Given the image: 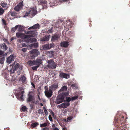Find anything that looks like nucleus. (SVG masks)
Here are the masks:
<instances>
[{
	"instance_id": "f257e3e1",
	"label": "nucleus",
	"mask_w": 130,
	"mask_h": 130,
	"mask_svg": "<svg viewBox=\"0 0 130 130\" xmlns=\"http://www.w3.org/2000/svg\"><path fill=\"white\" fill-rule=\"evenodd\" d=\"M69 94L68 92H65L64 93H62L61 94H60L56 98L55 102V103L58 104L64 101V99L65 97L68 96Z\"/></svg>"
},
{
	"instance_id": "f03ea898",
	"label": "nucleus",
	"mask_w": 130,
	"mask_h": 130,
	"mask_svg": "<svg viewBox=\"0 0 130 130\" xmlns=\"http://www.w3.org/2000/svg\"><path fill=\"white\" fill-rule=\"evenodd\" d=\"M45 91L44 93L46 96L48 98H50L53 94V92L52 90L47 86L44 87Z\"/></svg>"
},
{
	"instance_id": "7ed1b4c3",
	"label": "nucleus",
	"mask_w": 130,
	"mask_h": 130,
	"mask_svg": "<svg viewBox=\"0 0 130 130\" xmlns=\"http://www.w3.org/2000/svg\"><path fill=\"white\" fill-rule=\"evenodd\" d=\"M20 91L19 93L16 94V96L17 99L23 101L24 100L23 97V94L24 92L22 88H20Z\"/></svg>"
},
{
	"instance_id": "20e7f679",
	"label": "nucleus",
	"mask_w": 130,
	"mask_h": 130,
	"mask_svg": "<svg viewBox=\"0 0 130 130\" xmlns=\"http://www.w3.org/2000/svg\"><path fill=\"white\" fill-rule=\"evenodd\" d=\"M48 67L52 69H55L56 68L55 63L52 60H48L47 61Z\"/></svg>"
},
{
	"instance_id": "39448f33",
	"label": "nucleus",
	"mask_w": 130,
	"mask_h": 130,
	"mask_svg": "<svg viewBox=\"0 0 130 130\" xmlns=\"http://www.w3.org/2000/svg\"><path fill=\"white\" fill-rule=\"evenodd\" d=\"M35 31H26L25 33L28 35H26L28 36L27 38H30V37H34L35 36H36L37 34L36 33Z\"/></svg>"
},
{
	"instance_id": "423d86ee",
	"label": "nucleus",
	"mask_w": 130,
	"mask_h": 130,
	"mask_svg": "<svg viewBox=\"0 0 130 130\" xmlns=\"http://www.w3.org/2000/svg\"><path fill=\"white\" fill-rule=\"evenodd\" d=\"M30 54H33V56H32V58H34L38 56L40 54V52L36 49H34L29 52Z\"/></svg>"
},
{
	"instance_id": "0eeeda50",
	"label": "nucleus",
	"mask_w": 130,
	"mask_h": 130,
	"mask_svg": "<svg viewBox=\"0 0 130 130\" xmlns=\"http://www.w3.org/2000/svg\"><path fill=\"white\" fill-rule=\"evenodd\" d=\"M70 105L69 102H65L62 103L58 105L57 106L58 108L61 109L62 108H64L67 107L69 106Z\"/></svg>"
},
{
	"instance_id": "6e6552de",
	"label": "nucleus",
	"mask_w": 130,
	"mask_h": 130,
	"mask_svg": "<svg viewBox=\"0 0 130 130\" xmlns=\"http://www.w3.org/2000/svg\"><path fill=\"white\" fill-rule=\"evenodd\" d=\"M16 36L18 38H20L23 39H25L27 38L28 36L25 35L22 33L19 32H17L16 34Z\"/></svg>"
},
{
	"instance_id": "1a4fd4ad",
	"label": "nucleus",
	"mask_w": 130,
	"mask_h": 130,
	"mask_svg": "<svg viewBox=\"0 0 130 130\" xmlns=\"http://www.w3.org/2000/svg\"><path fill=\"white\" fill-rule=\"evenodd\" d=\"M14 57L13 55H10L7 59L6 62L10 64L13 62L14 59Z\"/></svg>"
},
{
	"instance_id": "9d476101",
	"label": "nucleus",
	"mask_w": 130,
	"mask_h": 130,
	"mask_svg": "<svg viewBox=\"0 0 130 130\" xmlns=\"http://www.w3.org/2000/svg\"><path fill=\"white\" fill-rule=\"evenodd\" d=\"M23 7V2H21L15 7L14 9L15 11H18L20 10Z\"/></svg>"
},
{
	"instance_id": "9b49d317",
	"label": "nucleus",
	"mask_w": 130,
	"mask_h": 130,
	"mask_svg": "<svg viewBox=\"0 0 130 130\" xmlns=\"http://www.w3.org/2000/svg\"><path fill=\"white\" fill-rule=\"evenodd\" d=\"M30 15H32V16L35 15L37 14L36 9V8H31L29 11Z\"/></svg>"
},
{
	"instance_id": "f8f14e48",
	"label": "nucleus",
	"mask_w": 130,
	"mask_h": 130,
	"mask_svg": "<svg viewBox=\"0 0 130 130\" xmlns=\"http://www.w3.org/2000/svg\"><path fill=\"white\" fill-rule=\"evenodd\" d=\"M60 77L62 78L68 79L70 77V75L68 74H66L62 72L60 73Z\"/></svg>"
},
{
	"instance_id": "ddd939ff",
	"label": "nucleus",
	"mask_w": 130,
	"mask_h": 130,
	"mask_svg": "<svg viewBox=\"0 0 130 130\" xmlns=\"http://www.w3.org/2000/svg\"><path fill=\"white\" fill-rule=\"evenodd\" d=\"M58 88V86L57 84H54L49 87V88L53 91L55 90Z\"/></svg>"
},
{
	"instance_id": "4468645a",
	"label": "nucleus",
	"mask_w": 130,
	"mask_h": 130,
	"mask_svg": "<svg viewBox=\"0 0 130 130\" xmlns=\"http://www.w3.org/2000/svg\"><path fill=\"white\" fill-rule=\"evenodd\" d=\"M67 87L66 86H63L58 91V93L61 94L62 92H64L66 91L67 89Z\"/></svg>"
},
{
	"instance_id": "2eb2a0df",
	"label": "nucleus",
	"mask_w": 130,
	"mask_h": 130,
	"mask_svg": "<svg viewBox=\"0 0 130 130\" xmlns=\"http://www.w3.org/2000/svg\"><path fill=\"white\" fill-rule=\"evenodd\" d=\"M69 45V42L67 41H63L61 42L60 45L64 47H67Z\"/></svg>"
},
{
	"instance_id": "dca6fc26",
	"label": "nucleus",
	"mask_w": 130,
	"mask_h": 130,
	"mask_svg": "<svg viewBox=\"0 0 130 130\" xmlns=\"http://www.w3.org/2000/svg\"><path fill=\"white\" fill-rule=\"evenodd\" d=\"M19 64L18 63H17L14 66V70H13H13H10V72L11 73H13L14 71L15 70L19 68Z\"/></svg>"
},
{
	"instance_id": "f3484780",
	"label": "nucleus",
	"mask_w": 130,
	"mask_h": 130,
	"mask_svg": "<svg viewBox=\"0 0 130 130\" xmlns=\"http://www.w3.org/2000/svg\"><path fill=\"white\" fill-rule=\"evenodd\" d=\"M59 36V35H56L52 36L51 39V41H54L55 40H58Z\"/></svg>"
},
{
	"instance_id": "a211bd4d",
	"label": "nucleus",
	"mask_w": 130,
	"mask_h": 130,
	"mask_svg": "<svg viewBox=\"0 0 130 130\" xmlns=\"http://www.w3.org/2000/svg\"><path fill=\"white\" fill-rule=\"evenodd\" d=\"M42 63L41 60L40 59H37L36 61H35V64L36 66H38V67L39 65Z\"/></svg>"
},
{
	"instance_id": "6ab92c4d",
	"label": "nucleus",
	"mask_w": 130,
	"mask_h": 130,
	"mask_svg": "<svg viewBox=\"0 0 130 130\" xmlns=\"http://www.w3.org/2000/svg\"><path fill=\"white\" fill-rule=\"evenodd\" d=\"M33 100V96L32 95L29 94L28 96V97L27 99V101L28 102H30Z\"/></svg>"
},
{
	"instance_id": "aec40b11",
	"label": "nucleus",
	"mask_w": 130,
	"mask_h": 130,
	"mask_svg": "<svg viewBox=\"0 0 130 130\" xmlns=\"http://www.w3.org/2000/svg\"><path fill=\"white\" fill-rule=\"evenodd\" d=\"M50 36H45L42 39L41 41H47L49 39Z\"/></svg>"
},
{
	"instance_id": "412c9836",
	"label": "nucleus",
	"mask_w": 130,
	"mask_h": 130,
	"mask_svg": "<svg viewBox=\"0 0 130 130\" xmlns=\"http://www.w3.org/2000/svg\"><path fill=\"white\" fill-rule=\"evenodd\" d=\"M1 48L5 50H6L8 48L7 46L4 43H3V44H1Z\"/></svg>"
},
{
	"instance_id": "4be33fe9",
	"label": "nucleus",
	"mask_w": 130,
	"mask_h": 130,
	"mask_svg": "<svg viewBox=\"0 0 130 130\" xmlns=\"http://www.w3.org/2000/svg\"><path fill=\"white\" fill-rule=\"evenodd\" d=\"M43 48L44 50H49L50 49L49 47V44H47L43 46Z\"/></svg>"
},
{
	"instance_id": "5701e85b",
	"label": "nucleus",
	"mask_w": 130,
	"mask_h": 130,
	"mask_svg": "<svg viewBox=\"0 0 130 130\" xmlns=\"http://www.w3.org/2000/svg\"><path fill=\"white\" fill-rule=\"evenodd\" d=\"M41 4L43 6V8H45L46 7V2L44 1H42L40 2Z\"/></svg>"
},
{
	"instance_id": "b1692460",
	"label": "nucleus",
	"mask_w": 130,
	"mask_h": 130,
	"mask_svg": "<svg viewBox=\"0 0 130 130\" xmlns=\"http://www.w3.org/2000/svg\"><path fill=\"white\" fill-rule=\"evenodd\" d=\"M40 27V26L39 25V24L38 23L35 24L33 26V27L34 29H39Z\"/></svg>"
},
{
	"instance_id": "393cba45",
	"label": "nucleus",
	"mask_w": 130,
	"mask_h": 130,
	"mask_svg": "<svg viewBox=\"0 0 130 130\" xmlns=\"http://www.w3.org/2000/svg\"><path fill=\"white\" fill-rule=\"evenodd\" d=\"M26 79V78L24 76H22L20 79V80L22 81L23 82H25Z\"/></svg>"
},
{
	"instance_id": "a878e982",
	"label": "nucleus",
	"mask_w": 130,
	"mask_h": 130,
	"mask_svg": "<svg viewBox=\"0 0 130 130\" xmlns=\"http://www.w3.org/2000/svg\"><path fill=\"white\" fill-rule=\"evenodd\" d=\"M71 87L73 89H75L78 88V85L77 84L75 83L72 84L71 86Z\"/></svg>"
},
{
	"instance_id": "bb28decb",
	"label": "nucleus",
	"mask_w": 130,
	"mask_h": 130,
	"mask_svg": "<svg viewBox=\"0 0 130 130\" xmlns=\"http://www.w3.org/2000/svg\"><path fill=\"white\" fill-rule=\"evenodd\" d=\"M38 125L39 123L38 122H36L32 123L31 125V127L32 128L35 127Z\"/></svg>"
},
{
	"instance_id": "cd10ccee",
	"label": "nucleus",
	"mask_w": 130,
	"mask_h": 130,
	"mask_svg": "<svg viewBox=\"0 0 130 130\" xmlns=\"http://www.w3.org/2000/svg\"><path fill=\"white\" fill-rule=\"evenodd\" d=\"M28 64L30 66H32L35 64V61H29L28 62Z\"/></svg>"
},
{
	"instance_id": "c85d7f7f",
	"label": "nucleus",
	"mask_w": 130,
	"mask_h": 130,
	"mask_svg": "<svg viewBox=\"0 0 130 130\" xmlns=\"http://www.w3.org/2000/svg\"><path fill=\"white\" fill-rule=\"evenodd\" d=\"M1 5L4 8H7L8 7L7 4V3H4V2L2 3Z\"/></svg>"
},
{
	"instance_id": "c756f323",
	"label": "nucleus",
	"mask_w": 130,
	"mask_h": 130,
	"mask_svg": "<svg viewBox=\"0 0 130 130\" xmlns=\"http://www.w3.org/2000/svg\"><path fill=\"white\" fill-rule=\"evenodd\" d=\"M38 43H36L32 44L31 45H29V46L31 47L32 46H34L35 47H38Z\"/></svg>"
},
{
	"instance_id": "7c9ffc66",
	"label": "nucleus",
	"mask_w": 130,
	"mask_h": 130,
	"mask_svg": "<svg viewBox=\"0 0 130 130\" xmlns=\"http://www.w3.org/2000/svg\"><path fill=\"white\" fill-rule=\"evenodd\" d=\"M49 56L51 57L53 56L54 52L53 51L49 52L48 53Z\"/></svg>"
},
{
	"instance_id": "2f4dec72",
	"label": "nucleus",
	"mask_w": 130,
	"mask_h": 130,
	"mask_svg": "<svg viewBox=\"0 0 130 130\" xmlns=\"http://www.w3.org/2000/svg\"><path fill=\"white\" fill-rule=\"evenodd\" d=\"M19 26L18 31H22L24 28L23 26L22 25H20Z\"/></svg>"
},
{
	"instance_id": "473e14b6",
	"label": "nucleus",
	"mask_w": 130,
	"mask_h": 130,
	"mask_svg": "<svg viewBox=\"0 0 130 130\" xmlns=\"http://www.w3.org/2000/svg\"><path fill=\"white\" fill-rule=\"evenodd\" d=\"M18 27L19 25H16L14 27L12 28L11 29L12 31L13 32H15Z\"/></svg>"
},
{
	"instance_id": "72a5a7b5",
	"label": "nucleus",
	"mask_w": 130,
	"mask_h": 130,
	"mask_svg": "<svg viewBox=\"0 0 130 130\" xmlns=\"http://www.w3.org/2000/svg\"><path fill=\"white\" fill-rule=\"evenodd\" d=\"M30 43L36 42V40L35 38H31L30 39Z\"/></svg>"
},
{
	"instance_id": "f704fd0d",
	"label": "nucleus",
	"mask_w": 130,
	"mask_h": 130,
	"mask_svg": "<svg viewBox=\"0 0 130 130\" xmlns=\"http://www.w3.org/2000/svg\"><path fill=\"white\" fill-rule=\"evenodd\" d=\"M7 55L6 53H4L3 51H0V56H6Z\"/></svg>"
},
{
	"instance_id": "c9c22d12",
	"label": "nucleus",
	"mask_w": 130,
	"mask_h": 130,
	"mask_svg": "<svg viewBox=\"0 0 130 130\" xmlns=\"http://www.w3.org/2000/svg\"><path fill=\"white\" fill-rule=\"evenodd\" d=\"M5 60V58L3 57L2 58H0V63L2 64L4 63V61Z\"/></svg>"
},
{
	"instance_id": "e433bc0d",
	"label": "nucleus",
	"mask_w": 130,
	"mask_h": 130,
	"mask_svg": "<svg viewBox=\"0 0 130 130\" xmlns=\"http://www.w3.org/2000/svg\"><path fill=\"white\" fill-rule=\"evenodd\" d=\"M43 110L44 112V113L45 114V115L46 116H47L48 115V111L44 107H43Z\"/></svg>"
},
{
	"instance_id": "4c0bfd02",
	"label": "nucleus",
	"mask_w": 130,
	"mask_h": 130,
	"mask_svg": "<svg viewBox=\"0 0 130 130\" xmlns=\"http://www.w3.org/2000/svg\"><path fill=\"white\" fill-rule=\"evenodd\" d=\"M47 123H45L43 124H40V127H45L47 126Z\"/></svg>"
},
{
	"instance_id": "58836bf2",
	"label": "nucleus",
	"mask_w": 130,
	"mask_h": 130,
	"mask_svg": "<svg viewBox=\"0 0 130 130\" xmlns=\"http://www.w3.org/2000/svg\"><path fill=\"white\" fill-rule=\"evenodd\" d=\"M66 102H69L71 100V99L70 97H67L66 98Z\"/></svg>"
},
{
	"instance_id": "ea45409f",
	"label": "nucleus",
	"mask_w": 130,
	"mask_h": 130,
	"mask_svg": "<svg viewBox=\"0 0 130 130\" xmlns=\"http://www.w3.org/2000/svg\"><path fill=\"white\" fill-rule=\"evenodd\" d=\"M4 12V10L2 8H0V15L2 14Z\"/></svg>"
},
{
	"instance_id": "a19ab883",
	"label": "nucleus",
	"mask_w": 130,
	"mask_h": 130,
	"mask_svg": "<svg viewBox=\"0 0 130 130\" xmlns=\"http://www.w3.org/2000/svg\"><path fill=\"white\" fill-rule=\"evenodd\" d=\"M78 96L77 95L76 96L72 97L71 98V100L73 101L75 100L78 98Z\"/></svg>"
},
{
	"instance_id": "79ce46f5",
	"label": "nucleus",
	"mask_w": 130,
	"mask_h": 130,
	"mask_svg": "<svg viewBox=\"0 0 130 130\" xmlns=\"http://www.w3.org/2000/svg\"><path fill=\"white\" fill-rule=\"evenodd\" d=\"M49 23V22L48 21H47L46 20H44L43 21V24H44L45 25H46V24H48Z\"/></svg>"
},
{
	"instance_id": "37998d69",
	"label": "nucleus",
	"mask_w": 130,
	"mask_h": 130,
	"mask_svg": "<svg viewBox=\"0 0 130 130\" xmlns=\"http://www.w3.org/2000/svg\"><path fill=\"white\" fill-rule=\"evenodd\" d=\"M38 67H38V66H36L33 67H32V69L34 70H37V68Z\"/></svg>"
},
{
	"instance_id": "c03bdc74",
	"label": "nucleus",
	"mask_w": 130,
	"mask_h": 130,
	"mask_svg": "<svg viewBox=\"0 0 130 130\" xmlns=\"http://www.w3.org/2000/svg\"><path fill=\"white\" fill-rule=\"evenodd\" d=\"M26 106H24L22 107V110L23 111H25L26 110Z\"/></svg>"
},
{
	"instance_id": "a18cd8bd",
	"label": "nucleus",
	"mask_w": 130,
	"mask_h": 130,
	"mask_svg": "<svg viewBox=\"0 0 130 130\" xmlns=\"http://www.w3.org/2000/svg\"><path fill=\"white\" fill-rule=\"evenodd\" d=\"M43 113V110L41 109H40L38 110V113L41 114H42Z\"/></svg>"
},
{
	"instance_id": "49530a36",
	"label": "nucleus",
	"mask_w": 130,
	"mask_h": 130,
	"mask_svg": "<svg viewBox=\"0 0 130 130\" xmlns=\"http://www.w3.org/2000/svg\"><path fill=\"white\" fill-rule=\"evenodd\" d=\"M73 117H70L67 118V121H65L66 122H68V121L70 120H72L73 119Z\"/></svg>"
},
{
	"instance_id": "de8ad7c7",
	"label": "nucleus",
	"mask_w": 130,
	"mask_h": 130,
	"mask_svg": "<svg viewBox=\"0 0 130 130\" xmlns=\"http://www.w3.org/2000/svg\"><path fill=\"white\" fill-rule=\"evenodd\" d=\"M28 38H26L25 39H25L24 41L25 42H30V39H28Z\"/></svg>"
},
{
	"instance_id": "09e8293b",
	"label": "nucleus",
	"mask_w": 130,
	"mask_h": 130,
	"mask_svg": "<svg viewBox=\"0 0 130 130\" xmlns=\"http://www.w3.org/2000/svg\"><path fill=\"white\" fill-rule=\"evenodd\" d=\"M48 118H49V120L50 121H51V122H52V121H53L52 119V118L51 115H49V116H48Z\"/></svg>"
},
{
	"instance_id": "8fccbe9b",
	"label": "nucleus",
	"mask_w": 130,
	"mask_h": 130,
	"mask_svg": "<svg viewBox=\"0 0 130 130\" xmlns=\"http://www.w3.org/2000/svg\"><path fill=\"white\" fill-rule=\"evenodd\" d=\"M2 21L4 25H6V23L5 21V20L3 19H2Z\"/></svg>"
},
{
	"instance_id": "3c124183",
	"label": "nucleus",
	"mask_w": 130,
	"mask_h": 130,
	"mask_svg": "<svg viewBox=\"0 0 130 130\" xmlns=\"http://www.w3.org/2000/svg\"><path fill=\"white\" fill-rule=\"evenodd\" d=\"M22 45L23 47H27L28 46V45H26L25 43H22Z\"/></svg>"
},
{
	"instance_id": "603ef678",
	"label": "nucleus",
	"mask_w": 130,
	"mask_h": 130,
	"mask_svg": "<svg viewBox=\"0 0 130 130\" xmlns=\"http://www.w3.org/2000/svg\"><path fill=\"white\" fill-rule=\"evenodd\" d=\"M11 15L12 16H15L16 13L15 12H12L11 13Z\"/></svg>"
},
{
	"instance_id": "864d4df0",
	"label": "nucleus",
	"mask_w": 130,
	"mask_h": 130,
	"mask_svg": "<svg viewBox=\"0 0 130 130\" xmlns=\"http://www.w3.org/2000/svg\"><path fill=\"white\" fill-rule=\"evenodd\" d=\"M27 49V48H24L22 49V51L23 52H25L26 51Z\"/></svg>"
},
{
	"instance_id": "5fc2aeb1",
	"label": "nucleus",
	"mask_w": 130,
	"mask_h": 130,
	"mask_svg": "<svg viewBox=\"0 0 130 130\" xmlns=\"http://www.w3.org/2000/svg\"><path fill=\"white\" fill-rule=\"evenodd\" d=\"M30 14V13H29V11H28V12H27L26 13V14H25V15H24L23 17H26V16H27L28 15V14Z\"/></svg>"
},
{
	"instance_id": "6e6d98bb",
	"label": "nucleus",
	"mask_w": 130,
	"mask_h": 130,
	"mask_svg": "<svg viewBox=\"0 0 130 130\" xmlns=\"http://www.w3.org/2000/svg\"><path fill=\"white\" fill-rule=\"evenodd\" d=\"M53 31L52 30V28L51 29H50L49 30L47 31V33H50L52 32H53Z\"/></svg>"
},
{
	"instance_id": "4d7b16f0",
	"label": "nucleus",
	"mask_w": 130,
	"mask_h": 130,
	"mask_svg": "<svg viewBox=\"0 0 130 130\" xmlns=\"http://www.w3.org/2000/svg\"><path fill=\"white\" fill-rule=\"evenodd\" d=\"M54 46V44H49V47H50V48Z\"/></svg>"
},
{
	"instance_id": "13d9d810",
	"label": "nucleus",
	"mask_w": 130,
	"mask_h": 130,
	"mask_svg": "<svg viewBox=\"0 0 130 130\" xmlns=\"http://www.w3.org/2000/svg\"><path fill=\"white\" fill-rule=\"evenodd\" d=\"M34 29L33 26H32L31 27H30L28 28V29L29 30H30V29Z\"/></svg>"
},
{
	"instance_id": "bf43d9fd",
	"label": "nucleus",
	"mask_w": 130,
	"mask_h": 130,
	"mask_svg": "<svg viewBox=\"0 0 130 130\" xmlns=\"http://www.w3.org/2000/svg\"><path fill=\"white\" fill-rule=\"evenodd\" d=\"M52 116H53V117L54 118H56V116L54 115V113H52Z\"/></svg>"
},
{
	"instance_id": "052dcab7",
	"label": "nucleus",
	"mask_w": 130,
	"mask_h": 130,
	"mask_svg": "<svg viewBox=\"0 0 130 130\" xmlns=\"http://www.w3.org/2000/svg\"><path fill=\"white\" fill-rule=\"evenodd\" d=\"M48 128L47 127H45L43 128L42 130H48Z\"/></svg>"
},
{
	"instance_id": "680f3d73",
	"label": "nucleus",
	"mask_w": 130,
	"mask_h": 130,
	"mask_svg": "<svg viewBox=\"0 0 130 130\" xmlns=\"http://www.w3.org/2000/svg\"><path fill=\"white\" fill-rule=\"evenodd\" d=\"M31 85H32V86L33 87V88H35V86L34 84L32 83H31Z\"/></svg>"
},
{
	"instance_id": "e2e57ef3",
	"label": "nucleus",
	"mask_w": 130,
	"mask_h": 130,
	"mask_svg": "<svg viewBox=\"0 0 130 130\" xmlns=\"http://www.w3.org/2000/svg\"><path fill=\"white\" fill-rule=\"evenodd\" d=\"M50 112L51 113V114L52 115V114H53L52 113H54L51 110H50Z\"/></svg>"
},
{
	"instance_id": "0e129e2a",
	"label": "nucleus",
	"mask_w": 130,
	"mask_h": 130,
	"mask_svg": "<svg viewBox=\"0 0 130 130\" xmlns=\"http://www.w3.org/2000/svg\"><path fill=\"white\" fill-rule=\"evenodd\" d=\"M68 0H59L61 2L62 1H63V2H66Z\"/></svg>"
},
{
	"instance_id": "69168bd1",
	"label": "nucleus",
	"mask_w": 130,
	"mask_h": 130,
	"mask_svg": "<svg viewBox=\"0 0 130 130\" xmlns=\"http://www.w3.org/2000/svg\"><path fill=\"white\" fill-rule=\"evenodd\" d=\"M54 129V130H59L58 128H55Z\"/></svg>"
},
{
	"instance_id": "338daca9",
	"label": "nucleus",
	"mask_w": 130,
	"mask_h": 130,
	"mask_svg": "<svg viewBox=\"0 0 130 130\" xmlns=\"http://www.w3.org/2000/svg\"><path fill=\"white\" fill-rule=\"evenodd\" d=\"M52 127H55V125L54 124H52Z\"/></svg>"
},
{
	"instance_id": "774afa93",
	"label": "nucleus",
	"mask_w": 130,
	"mask_h": 130,
	"mask_svg": "<svg viewBox=\"0 0 130 130\" xmlns=\"http://www.w3.org/2000/svg\"><path fill=\"white\" fill-rule=\"evenodd\" d=\"M62 129L63 130H65L66 129V127H64Z\"/></svg>"
}]
</instances>
